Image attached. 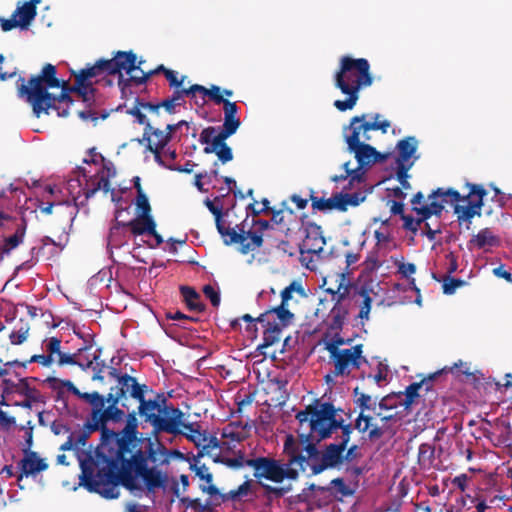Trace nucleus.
Segmentation results:
<instances>
[{
	"label": "nucleus",
	"mask_w": 512,
	"mask_h": 512,
	"mask_svg": "<svg viewBox=\"0 0 512 512\" xmlns=\"http://www.w3.org/2000/svg\"><path fill=\"white\" fill-rule=\"evenodd\" d=\"M236 227L238 228L239 232H237L235 228H226L223 222L216 226L218 233L223 237V242L225 245L230 246L232 244L246 241L244 228L241 225H237Z\"/></svg>",
	"instance_id": "2f4dec72"
},
{
	"label": "nucleus",
	"mask_w": 512,
	"mask_h": 512,
	"mask_svg": "<svg viewBox=\"0 0 512 512\" xmlns=\"http://www.w3.org/2000/svg\"><path fill=\"white\" fill-rule=\"evenodd\" d=\"M341 212H345L348 206L356 207L365 201L366 195L361 192L347 193L340 191Z\"/></svg>",
	"instance_id": "a18cd8bd"
},
{
	"label": "nucleus",
	"mask_w": 512,
	"mask_h": 512,
	"mask_svg": "<svg viewBox=\"0 0 512 512\" xmlns=\"http://www.w3.org/2000/svg\"><path fill=\"white\" fill-rule=\"evenodd\" d=\"M336 467L330 462V460L324 455L322 452L318 461H314L310 465V472L307 474V477H312L323 473L328 469H335Z\"/></svg>",
	"instance_id": "5fc2aeb1"
},
{
	"label": "nucleus",
	"mask_w": 512,
	"mask_h": 512,
	"mask_svg": "<svg viewBox=\"0 0 512 512\" xmlns=\"http://www.w3.org/2000/svg\"><path fill=\"white\" fill-rule=\"evenodd\" d=\"M25 232L26 222L23 221V223L17 227L13 235L8 236L4 239V243L0 247V261L3 260L4 255H8L13 249L18 247L23 242Z\"/></svg>",
	"instance_id": "c756f323"
},
{
	"label": "nucleus",
	"mask_w": 512,
	"mask_h": 512,
	"mask_svg": "<svg viewBox=\"0 0 512 512\" xmlns=\"http://www.w3.org/2000/svg\"><path fill=\"white\" fill-rule=\"evenodd\" d=\"M140 475L135 471L123 468L120 469L119 485H122L130 491L142 490V486L138 482Z\"/></svg>",
	"instance_id": "79ce46f5"
},
{
	"label": "nucleus",
	"mask_w": 512,
	"mask_h": 512,
	"mask_svg": "<svg viewBox=\"0 0 512 512\" xmlns=\"http://www.w3.org/2000/svg\"><path fill=\"white\" fill-rule=\"evenodd\" d=\"M55 75V66L46 64L41 74L31 78L27 83L24 79L18 81V97L32 106L37 117L53 113L57 117H66L73 106L69 92L76 93L83 100V96L75 89L76 83L70 87L66 81H60Z\"/></svg>",
	"instance_id": "f257e3e1"
},
{
	"label": "nucleus",
	"mask_w": 512,
	"mask_h": 512,
	"mask_svg": "<svg viewBox=\"0 0 512 512\" xmlns=\"http://www.w3.org/2000/svg\"><path fill=\"white\" fill-rule=\"evenodd\" d=\"M343 419L337 418V414L334 415L327 423H325L317 432L319 440H326L332 436V434L340 429L342 426Z\"/></svg>",
	"instance_id": "603ef678"
},
{
	"label": "nucleus",
	"mask_w": 512,
	"mask_h": 512,
	"mask_svg": "<svg viewBox=\"0 0 512 512\" xmlns=\"http://www.w3.org/2000/svg\"><path fill=\"white\" fill-rule=\"evenodd\" d=\"M98 458L106 463V467L94 474L93 467L80 461L81 475L79 486H82L90 493L99 494L105 499H116L119 496L117 486L119 485L120 469H123L124 456L116 453L115 456H107L97 452Z\"/></svg>",
	"instance_id": "f03ea898"
},
{
	"label": "nucleus",
	"mask_w": 512,
	"mask_h": 512,
	"mask_svg": "<svg viewBox=\"0 0 512 512\" xmlns=\"http://www.w3.org/2000/svg\"><path fill=\"white\" fill-rule=\"evenodd\" d=\"M248 467L254 469L253 476L256 479H265L274 483H282L283 480H297L299 471L292 467L290 461L285 463L268 456H257L248 462Z\"/></svg>",
	"instance_id": "39448f33"
},
{
	"label": "nucleus",
	"mask_w": 512,
	"mask_h": 512,
	"mask_svg": "<svg viewBox=\"0 0 512 512\" xmlns=\"http://www.w3.org/2000/svg\"><path fill=\"white\" fill-rule=\"evenodd\" d=\"M123 212V209L115 210V223L111 226L107 238V250L110 255H112V250L114 248L119 249L126 244V232L124 231V228H129L131 230L129 221L120 220Z\"/></svg>",
	"instance_id": "4468645a"
},
{
	"label": "nucleus",
	"mask_w": 512,
	"mask_h": 512,
	"mask_svg": "<svg viewBox=\"0 0 512 512\" xmlns=\"http://www.w3.org/2000/svg\"><path fill=\"white\" fill-rule=\"evenodd\" d=\"M140 477L148 493H154L156 489H166L168 475L157 467H151L149 471H146Z\"/></svg>",
	"instance_id": "412c9836"
},
{
	"label": "nucleus",
	"mask_w": 512,
	"mask_h": 512,
	"mask_svg": "<svg viewBox=\"0 0 512 512\" xmlns=\"http://www.w3.org/2000/svg\"><path fill=\"white\" fill-rule=\"evenodd\" d=\"M124 409L125 408H120L119 406H106L103 412L112 423H120L125 417Z\"/></svg>",
	"instance_id": "774afa93"
},
{
	"label": "nucleus",
	"mask_w": 512,
	"mask_h": 512,
	"mask_svg": "<svg viewBox=\"0 0 512 512\" xmlns=\"http://www.w3.org/2000/svg\"><path fill=\"white\" fill-rule=\"evenodd\" d=\"M105 403H108V406H118L121 404L122 408H125L126 410H129V405L127 403V398H124V395L119 393L118 391H112L110 389V392L104 396Z\"/></svg>",
	"instance_id": "69168bd1"
},
{
	"label": "nucleus",
	"mask_w": 512,
	"mask_h": 512,
	"mask_svg": "<svg viewBox=\"0 0 512 512\" xmlns=\"http://www.w3.org/2000/svg\"><path fill=\"white\" fill-rule=\"evenodd\" d=\"M177 130H144L142 139H137L139 143L147 142V148L154 154L155 161L162 167L167 168L161 157L162 150L169 144Z\"/></svg>",
	"instance_id": "0eeeda50"
},
{
	"label": "nucleus",
	"mask_w": 512,
	"mask_h": 512,
	"mask_svg": "<svg viewBox=\"0 0 512 512\" xmlns=\"http://www.w3.org/2000/svg\"><path fill=\"white\" fill-rule=\"evenodd\" d=\"M160 410V404H158L157 400L153 399H146V397L139 403L137 413L138 415L143 418L145 423H149L152 426V429H154L155 426V420L153 419V416H157V413Z\"/></svg>",
	"instance_id": "7c9ffc66"
},
{
	"label": "nucleus",
	"mask_w": 512,
	"mask_h": 512,
	"mask_svg": "<svg viewBox=\"0 0 512 512\" xmlns=\"http://www.w3.org/2000/svg\"><path fill=\"white\" fill-rule=\"evenodd\" d=\"M303 226L305 239L299 244L300 254H318L322 252L326 241L321 226L311 221L303 222Z\"/></svg>",
	"instance_id": "1a4fd4ad"
},
{
	"label": "nucleus",
	"mask_w": 512,
	"mask_h": 512,
	"mask_svg": "<svg viewBox=\"0 0 512 512\" xmlns=\"http://www.w3.org/2000/svg\"><path fill=\"white\" fill-rule=\"evenodd\" d=\"M146 441V452L137 450L130 459L123 460V468L135 471L137 475H142L146 471H149L151 467L148 466V461L153 463H159L157 457V448L153 440L148 437Z\"/></svg>",
	"instance_id": "6e6552de"
},
{
	"label": "nucleus",
	"mask_w": 512,
	"mask_h": 512,
	"mask_svg": "<svg viewBox=\"0 0 512 512\" xmlns=\"http://www.w3.org/2000/svg\"><path fill=\"white\" fill-rule=\"evenodd\" d=\"M103 411L104 409L100 412H90V417L88 420L92 426H94L96 431L108 428V423L111 422L110 419L104 415Z\"/></svg>",
	"instance_id": "0e129e2a"
},
{
	"label": "nucleus",
	"mask_w": 512,
	"mask_h": 512,
	"mask_svg": "<svg viewBox=\"0 0 512 512\" xmlns=\"http://www.w3.org/2000/svg\"><path fill=\"white\" fill-rule=\"evenodd\" d=\"M326 487H330L327 492L333 496L340 494L343 497H350L355 494V489L346 485L344 479L341 477L332 479Z\"/></svg>",
	"instance_id": "49530a36"
},
{
	"label": "nucleus",
	"mask_w": 512,
	"mask_h": 512,
	"mask_svg": "<svg viewBox=\"0 0 512 512\" xmlns=\"http://www.w3.org/2000/svg\"><path fill=\"white\" fill-rule=\"evenodd\" d=\"M179 291L183 302L190 311L202 313L206 310V305L201 301V296L195 288L181 285Z\"/></svg>",
	"instance_id": "a878e982"
},
{
	"label": "nucleus",
	"mask_w": 512,
	"mask_h": 512,
	"mask_svg": "<svg viewBox=\"0 0 512 512\" xmlns=\"http://www.w3.org/2000/svg\"><path fill=\"white\" fill-rule=\"evenodd\" d=\"M136 441H142V439H138L137 435L128 434L121 430L118 432V436L115 440L117 445L116 453L125 457L127 453L131 452V447H135L134 443Z\"/></svg>",
	"instance_id": "4c0bfd02"
},
{
	"label": "nucleus",
	"mask_w": 512,
	"mask_h": 512,
	"mask_svg": "<svg viewBox=\"0 0 512 512\" xmlns=\"http://www.w3.org/2000/svg\"><path fill=\"white\" fill-rule=\"evenodd\" d=\"M136 55L132 52H118L110 60H99L94 66L82 69L76 75L75 89L83 96V102H89L93 99L94 88L93 78L99 76L101 72L109 74H119V86L124 91L125 79L122 72L128 74L135 70Z\"/></svg>",
	"instance_id": "20e7f679"
},
{
	"label": "nucleus",
	"mask_w": 512,
	"mask_h": 512,
	"mask_svg": "<svg viewBox=\"0 0 512 512\" xmlns=\"http://www.w3.org/2000/svg\"><path fill=\"white\" fill-rule=\"evenodd\" d=\"M466 285V281L461 278H455L452 276H446L443 278V293L445 295H453L456 290L462 286Z\"/></svg>",
	"instance_id": "13d9d810"
},
{
	"label": "nucleus",
	"mask_w": 512,
	"mask_h": 512,
	"mask_svg": "<svg viewBox=\"0 0 512 512\" xmlns=\"http://www.w3.org/2000/svg\"><path fill=\"white\" fill-rule=\"evenodd\" d=\"M42 213L45 214H51L53 208H61L68 211L69 215V222L70 225H72L73 221L75 220L77 214H78V206L77 204H71L69 200H53L52 202L47 203L46 206H39Z\"/></svg>",
	"instance_id": "473e14b6"
},
{
	"label": "nucleus",
	"mask_w": 512,
	"mask_h": 512,
	"mask_svg": "<svg viewBox=\"0 0 512 512\" xmlns=\"http://www.w3.org/2000/svg\"><path fill=\"white\" fill-rule=\"evenodd\" d=\"M197 91H205V88L200 85H193L189 89H176L170 98L165 99L160 104L150 105V110L158 113L160 108H164L167 113L173 114L184 104L186 96L197 98Z\"/></svg>",
	"instance_id": "f8f14e48"
},
{
	"label": "nucleus",
	"mask_w": 512,
	"mask_h": 512,
	"mask_svg": "<svg viewBox=\"0 0 512 512\" xmlns=\"http://www.w3.org/2000/svg\"><path fill=\"white\" fill-rule=\"evenodd\" d=\"M368 130H352V134L349 136H345V141L347 143V149L350 153L355 154L358 150L363 148L367 143H364L360 140L361 132H367Z\"/></svg>",
	"instance_id": "4d7b16f0"
},
{
	"label": "nucleus",
	"mask_w": 512,
	"mask_h": 512,
	"mask_svg": "<svg viewBox=\"0 0 512 512\" xmlns=\"http://www.w3.org/2000/svg\"><path fill=\"white\" fill-rule=\"evenodd\" d=\"M435 459V447L429 443H422L418 448V463L420 466L429 467Z\"/></svg>",
	"instance_id": "8fccbe9b"
},
{
	"label": "nucleus",
	"mask_w": 512,
	"mask_h": 512,
	"mask_svg": "<svg viewBox=\"0 0 512 512\" xmlns=\"http://www.w3.org/2000/svg\"><path fill=\"white\" fill-rule=\"evenodd\" d=\"M147 391L148 386L146 384H140L134 377V382L130 385L129 396L140 403L146 397Z\"/></svg>",
	"instance_id": "338daca9"
},
{
	"label": "nucleus",
	"mask_w": 512,
	"mask_h": 512,
	"mask_svg": "<svg viewBox=\"0 0 512 512\" xmlns=\"http://www.w3.org/2000/svg\"><path fill=\"white\" fill-rule=\"evenodd\" d=\"M134 382V376H131L127 373H124L123 376L119 377V380L117 381V385L115 387H112V391H118L122 395H124V398L128 399V395L130 394V385Z\"/></svg>",
	"instance_id": "680f3d73"
},
{
	"label": "nucleus",
	"mask_w": 512,
	"mask_h": 512,
	"mask_svg": "<svg viewBox=\"0 0 512 512\" xmlns=\"http://www.w3.org/2000/svg\"><path fill=\"white\" fill-rule=\"evenodd\" d=\"M441 372L431 374L428 379H424L420 382H413L405 388L404 392L396 393L397 397L405 396L404 400L400 403L406 411L410 410L415 400L420 396L419 390L423 385H426V390L429 391L428 381L434 380Z\"/></svg>",
	"instance_id": "6ab92c4d"
},
{
	"label": "nucleus",
	"mask_w": 512,
	"mask_h": 512,
	"mask_svg": "<svg viewBox=\"0 0 512 512\" xmlns=\"http://www.w3.org/2000/svg\"><path fill=\"white\" fill-rule=\"evenodd\" d=\"M500 245V238L493 234L490 228H483L477 234L473 235L468 241L467 247L472 250L473 247L487 251V248Z\"/></svg>",
	"instance_id": "aec40b11"
},
{
	"label": "nucleus",
	"mask_w": 512,
	"mask_h": 512,
	"mask_svg": "<svg viewBox=\"0 0 512 512\" xmlns=\"http://www.w3.org/2000/svg\"><path fill=\"white\" fill-rule=\"evenodd\" d=\"M197 93L201 95L202 100L209 95L217 104L223 103L224 124L222 128H238L240 126V120L236 117L238 110L236 103L223 99L220 87L212 86L209 90L205 88V91H197Z\"/></svg>",
	"instance_id": "9d476101"
},
{
	"label": "nucleus",
	"mask_w": 512,
	"mask_h": 512,
	"mask_svg": "<svg viewBox=\"0 0 512 512\" xmlns=\"http://www.w3.org/2000/svg\"><path fill=\"white\" fill-rule=\"evenodd\" d=\"M40 2L41 0H30L29 2L17 6L13 17L18 21L19 28L27 29L30 26L37 14L36 5Z\"/></svg>",
	"instance_id": "4be33fe9"
},
{
	"label": "nucleus",
	"mask_w": 512,
	"mask_h": 512,
	"mask_svg": "<svg viewBox=\"0 0 512 512\" xmlns=\"http://www.w3.org/2000/svg\"><path fill=\"white\" fill-rule=\"evenodd\" d=\"M75 173L77 176L68 180L66 189L71 197V199L68 200L71 204L76 203L79 208L84 205L86 200L84 199L79 202L78 199L82 193L85 195L86 189L90 186L92 176H89L86 169L80 166L76 168Z\"/></svg>",
	"instance_id": "ddd939ff"
},
{
	"label": "nucleus",
	"mask_w": 512,
	"mask_h": 512,
	"mask_svg": "<svg viewBox=\"0 0 512 512\" xmlns=\"http://www.w3.org/2000/svg\"><path fill=\"white\" fill-rule=\"evenodd\" d=\"M127 411H128V413L124 417L126 419V425L122 429V431H124L125 433H128V434H133V435L138 436V434H139V432H138L139 421L137 419L138 413L135 410H132V411L127 410Z\"/></svg>",
	"instance_id": "e2e57ef3"
},
{
	"label": "nucleus",
	"mask_w": 512,
	"mask_h": 512,
	"mask_svg": "<svg viewBox=\"0 0 512 512\" xmlns=\"http://www.w3.org/2000/svg\"><path fill=\"white\" fill-rule=\"evenodd\" d=\"M136 217L134 219H138L140 222V225H143V223H146L149 218H153L151 215V206L149 203V199L145 192H141L137 194L136 200Z\"/></svg>",
	"instance_id": "c9c22d12"
},
{
	"label": "nucleus",
	"mask_w": 512,
	"mask_h": 512,
	"mask_svg": "<svg viewBox=\"0 0 512 512\" xmlns=\"http://www.w3.org/2000/svg\"><path fill=\"white\" fill-rule=\"evenodd\" d=\"M237 130H201L199 141L200 143H226V140L234 135Z\"/></svg>",
	"instance_id": "72a5a7b5"
},
{
	"label": "nucleus",
	"mask_w": 512,
	"mask_h": 512,
	"mask_svg": "<svg viewBox=\"0 0 512 512\" xmlns=\"http://www.w3.org/2000/svg\"><path fill=\"white\" fill-rule=\"evenodd\" d=\"M20 470L19 479L35 476L48 469V463L44 458L39 457L37 452L23 453V458L18 463Z\"/></svg>",
	"instance_id": "dca6fc26"
},
{
	"label": "nucleus",
	"mask_w": 512,
	"mask_h": 512,
	"mask_svg": "<svg viewBox=\"0 0 512 512\" xmlns=\"http://www.w3.org/2000/svg\"><path fill=\"white\" fill-rule=\"evenodd\" d=\"M282 330L277 322H267V328L263 331L261 347H270L280 340Z\"/></svg>",
	"instance_id": "c03bdc74"
},
{
	"label": "nucleus",
	"mask_w": 512,
	"mask_h": 512,
	"mask_svg": "<svg viewBox=\"0 0 512 512\" xmlns=\"http://www.w3.org/2000/svg\"><path fill=\"white\" fill-rule=\"evenodd\" d=\"M375 153L376 148H374L370 144H366L363 148H361L354 154V157L358 165L368 169L373 164H375Z\"/></svg>",
	"instance_id": "a19ab883"
},
{
	"label": "nucleus",
	"mask_w": 512,
	"mask_h": 512,
	"mask_svg": "<svg viewBox=\"0 0 512 512\" xmlns=\"http://www.w3.org/2000/svg\"><path fill=\"white\" fill-rule=\"evenodd\" d=\"M369 70L370 65L364 58L342 57L340 70L335 75V83L341 92L347 95V98L334 102V106L338 110L346 111L355 106L360 88L372 84Z\"/></svg>",
	"instance_id": "7ed1b4c3"
},
{
	"label": "nucleus",
	"mask_w": 512,
	"mask_h": 512,
	"mask_svg": "<svg viewBox=\"0 0 512 512\" xmlns=\"http://www.w3.org/2000/svg\"><path fill=\"white\" fill-rule=\"evenodd\" d=\"M322 452L336 468H339L343 464L342 453H344V451L334 444H327L322 449Z\"/></svg>",
	"instance_id": "6e6d98bb"
},
{
	"label": "nucleus",
	"mask_w": 512,
	"mask_h": 512,
	"mask_svg": "<svg viewBox=\"0 0 512 512\" xmlns=\"http://www.w3.org/2000/svg\"><path fill=\"white\" fill-rule=\"evenodd\" d=\"M467 187H469L470 191L468 199L464 202H467V205H460L459 203H454V214L457 215V219L459 223L468 222L471 223V220L475 216H481V209L484 206V198L487 195V190L480 184L467 183Z\"/></svg>",
	"instance_id": "423d86ee"
},
{
	"label": "nucleus",
	"mask_w": 512,
	"mask_h": 512,
	"mask_svg": "<svg viewBox=\"0 0 512 512\" xmlns=\"http://www.w3.org/2000/svg\"><path fill=\"white\" fill-rule=\"evenodd\" d=\"M443 198V202H447V197L450 198L451 203H460V201H465L468 199V196L461 195L457 190L453 188L443 189L437 188L433 190L431 194H429L428 199L435 201L436 198Z\"/></svg>",
	"instance_id": "ea45409f"
},
{
	"label": "nucleus",
	"mask_w": 512,
	"mask_h": 512,
	"mask_svg": "<svg viewBox=\"0 0 512 512\" xmlns=\"http://www.w3.org/2000/svg\"><path fill=\"white\" fill-rule=\"evenodd\" d=\"M330 360L334 364V376H349L352 369H359L358 361L346 349L330 355Z\"/></svg>",
	"instance_id": "f3484780"
},
{
	"label": "nucleus",
	"mask_w": 512,
	"mask_h": 512,
	"mask_svg": "<svg viewBox=\"0 0 512 512\" xmlns=\"http://www.w3.org/2000/svg\"><path fill=\"white\" fill-rule=\"evenodd\" d=\"M269 312L276 315L277 319L279 320L277 324L279 327H281V330L288 327L295 317L294 314L287 308V305L280 304L276 307H272L269 309Z\"/></svg>",
	"instance_id": "de8ad7c7"
},
{
	"label": "nucleus",
	"mask_w": 512,
	"mask_h": 512,
	"mask_svg": "<svg viewBox=\"0 0 512 512\" xmlns=\"http://www.w3.org/2000/svg\"><path fill=\"white\" fill-rule=\"evenodd\" d=\"M419 141L415 136H407L396 144L395 165L413 167L420 158L417 154Z\"/></svg>",
	"instance_id": "9b49d317"
},
{
	"label": "nucleus",
	"mask_w": 512,
	"mask_h": 512,
	"mask_svg": "<svg viewBox=\"0 0 512 512\" xmlns=\"http://www.w3.org/2000/svg\"><path fill=\"white\" fill-rule=\"evenodd\" d=\"M18 393L25 396L26 399L21 402H15V406L31 409L33 403L42 402V396L35 388L30 386L28 378L19 379Z\"/></svg>",
	"instance_id": "393cba45"
},
{
	"label": "nucleus",
	"mask_w": 512,
	"mask_h": 512,
	"mask_svg": "<svg viewBox=\"0 0 512 512\" xmlns=\"http://www.w3.org/2000/svg\"><path fill=\"white\" fill-rule=\"evenodd\" d=\"M80 399L86 401L92 406L91 412H100L105 408L104 396L97 391L91 393L83 392L82 395H80Z\"/></svg>",
	"instance_id": "864d4df0"
},
{
	"label": "nucleus",
	"mask_w": 512,
	"mask_h": 512,
	"mask_svg": "<svg viewBox=\"0 0 512 512\" xmlns=\"http://www.w3.org/2000/svg\"><path fill=\"white\" fill-rule=\"evenodd\" d=\"M202 292L213 307H219L221 303V294L217 285L214 286L212 284H206L203 286Z\"/></svg>",
	"instance_id": "052dcab7"
},
{
	"label": "nucleus",
	"mask_w": 512,
	"mask_h": 512,
	"mask_svg": "<svg viewBox=\"0 0 512 512\" xmlns=\"http://www.w3.org/2000/svg\"><path fill=\"white\" fill-rule=\"evenodd\" d=\"M283 451L288 457L287 461H290L293 456L301 455L302 453L300 445L291 434L287 435L285 438Z\"/></svg>",
	"instance_id": "bf43d9fd"
},
{
	"label": "nucleus",
	"mask_w": 512,
	"mask_h": 512,
	"mask_svg": "<svg viewBox=\"0 0 512 512\" xmlns=\"http://www.w3.org/2000/svg\"><path fill=\"white\" fill-rule=\"evenodd\" d=\"M129 224L131 225V233L133 235H151L156 241V246H159L164 242L163 237L156 231V222L154 218H149L146 223H143V225H140L138 219H131L129 220Z\"/></svg>",
	"instance_id": "bb28decb"
},
{
	"label": "nucleus",
	"mask_w": 512,
	"mask_h": 512,
	"mask_svg": "<svg viewBox=\"0 0 512 512\" xmlns=\"http://www.w3.org/2000/svg\"><path fill=\"white\" fill-rule=\"evenodd\" d=\"M157 453L164 457L161 460L159 459V464L161 465L169 464V457L178 459L180 461H186L189 463L191 462L190 459L178 449L169 450L160 442H158L157 445Z\"/></svg>",
	"instance_id": "3c124183"
},
{
	"label": "nucleus",
	"mask_w": 512,
	"mask_h": 512,
	"mask_svg": "<svg viewBox=\"0 0 512 512\" xmlns=\"http://www.w3.org/2000/svg\"><path fill=\"white\" fill-rule=\"evenodd\" d=\"M390 121L378 113L356 116L351 120L349 128H389Z\"/></svg>",
	"instance_id": "5701e85b"
},
{
	"label": "nucleus",
	"mask_w": 512,
	"mask_h": 512,
	"mask_svg": "<svg viewBox=\"0 0 512 512\" xmlns=\"http://www.w3.org/2000/svg\"><path fill=\"white\" fill-rule=\"evenodd\" d=\"M44 382L47 383L52 390L57 391L55 401L63 402L65 406H67V404L65 402L62 388H66L68 392L72 393L78 398H80V395L83 393L70 380H63L54 376H49L44 380Z\"/></svg>",
	"instance_id": "b1692460"
},
{
	"label": "nucleus",
	"mask_w": 512,
	"mask_h": 512,
	"mask_svg": "<svg viewBox=\"0 0 512 512\" xmlns=\"http://www.w3.org/2000/svg\"><path fill=\"white\" fill-rule=\"evenodd\" d=\"M204 144L206 145L203 149L204 153H215L221 163L225 164L233 159L232 149L227 145V143L219 144L207 142Z\"/></svg>",
	"instance_id": "f704fd0d"
},
{
	"label": "nucleus",
	"mask_w": 512,
	"mask_h": 512,
	"mask_svg": "<svg viewBox=\"0 0 512 512\" xmlns=\"http://www.w3.org/2000/svg\"><path fill=\"white\" fill-rule=\"evenodd\" d=\"M91 176L92 179L90 180V186L85 191V200L92 198L99 190H102L105 193H111V190L113 189L110 186V179L103 176Z\"/></svg>",
	"instance_id": "58836bf2"
},
{
	"label": "nucleus",
	"mask_w": 512,
	"mask_h": 512,
	"mask_svg": "<svg viewBox=\"0 0 512 512\" xmlns=\"http://www.w3.org/2000/svg\"><path fill=\"white\" fill-rule=\"evenodd\" d=\"M184 413L177 407L172 416H166L161 423L164 427L163 433L179 436L183 434L182 425H184Z\"/></svg>",
	"instance_id": "c85d7f7f"
},
{
	"label": "nucleus",
	"mask_w": 512,
	"mask_h": 512,
	"mask_svg": "<svg viewBox=\"0 0 512 512\" xmlns=\"http://www.w3.org/2000/svg\"><path fill=\"white\" fill-rule=\"evenodd\" d=\"M321 440L314 443H308L305 449H301V455L293 456L290 460L292 467L298 469V471L306 472L307 468L310 469L311 463L318 461L322 450L319 449L318 443Z\"/></svg>",
	"instance_id": "a211bd4d"
},
{
	"label": "nucleus",
	"mask_w": 512,
	"mask_h": 512,
	"mask_svg": "<svg viewBox=\"0 0 512 512\" xmlns=\"http://www.w3.org/2000/svg\"><path fill=\"white\" fill-rule=\"evenodd\" d=\"M177 407L172 404L165 403V405L159 410L157 416H153L152 420H155L154 429L151 431L153 436L158 441V435L163 433L164 427L162 426V419L166 416H172Z\"/></svg>",
	"instance_id": "37998d69"
},
{
	"label": "nucleus",
	"mask_w": 512,
	"mask_h": 512,
	"mask_svg": "<svg viewBox=\"0 0 512 512\" xmlns=\"http://www.w3.org/2000/svg\"><path fill=\"white\" fill-rule=\"evenodd\" d=\"M204 456L203 451H199L196 456H193L190 462V470L194 471L196 476L201 480L211 483L213 481V475L208 471V468L205 464L198 466L197 463L201 457Z\"/></svg>",
	"instance_id": "09e8293b"
},
{
	"label": "nucleus",
	"mask_w": 512,
	"mask_h": 512,
	"mask_svg": "<svg viewBox=\"0 0 512 512\" xmlns=\"http://www.w3.org/2000/svg\"><path fill=\"white\" fill-rule=\"evenodd\" d=\"M343 411L341 408H336L331 402L320 403L319 399L314 402V411L310 418L311 432H318L319 429L327 423L337 412Z\"/></svg>",
	"instance_id": "2eb2a0df"
},
{
	"label": "nucleus",
	"mask_w": 512,
	"mask_h": 512,
	"mask_svg": "<svg viewBox=\"0 0 512 512\" xmlns=\"http://www.w3.org/2000/svg\"><path fill=\"white\" fill-rule=\"evenodd\" d=\"M330 487H323L314 483L309 484L306 488L302 489L299 494L288 497L287 501L289 505L294 506L298 504H309L311 499V492L319 491L324 493L328 491Z\"/></svg>",
	"instance_id": "e433bc0d"
},
{
	"label": "nucleus",
	"mask_w": 512,
	"mask_h": 512,
	"mask_svg": "<svg viewBox=\"0 0 512 512\" xmlns=\"http://www.w3.org/2000/svg\"><path fill=\"white\" fill-rule=\"evenodd\" d=\"M310 200L312 209L315 211H320L323 213H327L332 210L341 211L339 192L333 194L330 198H324L315 196L314 192L311 191Z\"/></svg>",
	"instance_id": "cd10ccee"
}]
</instances>
